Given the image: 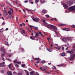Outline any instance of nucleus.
I'll return each instance as SVG.
<instances>
[{
  "mask_svg": "<svg viewBox=\"0 0 75 75\" xmlns=\"http://www.w3.org/2000/svg\"><path fill=\"white\" fill-rule=\"evenodd\" d=\"M48 27H49V28H54V30H57V27L55 26L54 25H48Z\"/></svg>",
  "mask_w": 75,
  "mask_h": 75,
  "instance_id": "obj_1",
  "label": "nucleus"
},
{
  "mask_svg": "<svg viewBox=\"0 0 75 75\" xmlns=\"http://www.w3.org/2000/svg\"><path fill=\"white\" fill-rule=\"evenodd\" d=\"M75 57V54H74L70 55V61H73V59H74V57Z\"/></svg>",
  "mask_w": 75,
  "mask_h": 75,
  "instance_id": "obj_2",
  "label": "nucleus"
},
{
  "mask_svg": "<svg viewBox=\"0 0 75 75\" xmlns=\"http://www.w3.org/2000/svg\"><path fill=\"white\" fill-rule=\"evenodd\" d=\"M69 10H75V5L69 8Z\"/></svg>",
  "mask_w": 75,
  "mask_h": 75,
  "instance_id": "obj_3",
  "label": "nucleus"
},
{
  "mask_svg": "<svg viewBox=\"0 0 75 75\" xmlns=\"http://www.w3.org/2000/svg\"><path fill=\"white\" fill-rule=\"evenodd\" d=\"M1 51L2 52H3L4 53L2 54L1 55V57H3V56H4V54H6V52L5 50L3 49H2Z\"/></svg>",
  "mask_w": 75,
  "mask_h": 75,
  "instance_id": "obj_4",
  "label": "nucleus"
},
{
  "mask_svg": "<svg viewBox=\"0 0 75 75\" xmlns=\"http://www.w3.org/2000/svg\"><path fill=\"white\" fill-rule=\"evenodd\" d=\"M32 19L33 21H36V22H38V21H40V20L39 18H33Z\"/></svg>",
  "mask_w": 75,
  "mask_h": 75,
  "instance_id": "obj_5",
  "label": "nucleus"
},
{
  "mask_svg": "<svg viewBox=\"0 0 75 75\" xmlns=\"http://www.w3.org/2000/svg\"><path fill=\"white\" fill-rule=\"evenodd\" d=\"M2 11L5 14H4V16L5 17H7V11L4 10H3Z\"/></svg>",
  "mask_w": 75,
  "mask_h": 75,
  "instance_id": "obj_6",
  "label": "nucleus"
},
{
  "mask_svg": "<svg viewBox=\"0 0 75 75\" xmlns=\"http://www.w3.org/2000/svg\"><path fill=\"white\" fill-rule=\"evenodd\" d=\"M63 6L64 7V8H65L66 9L68 8V5H67L66 4H63Z\"/></svg>",
  "mask_w": 75,
  "mask_h": 75,
  "instance_id": "obj_7",
  "label": "nucleus"
},
{
  "mask_svg": "<svg viewBox=\"0 0 75 75\" xmlns=\"http://www.w3.org/2000/svg\"><path fill=\"white\" fill-rule=\"evenodd\" d=\"M67 54H74V52L72 51H67Z\"/></svg>",
  "mask_w": 75,
  "mask_h": 75,
  "instance_id": "obj_8",
  "label": "nucleus"
},
{
  "mask_svg": "<svg viewBox=\"0 0 75 75\" xmlns=\"http://www.w3.org/2000/svg\"><path fill=\"white\" fill-rule=\"evenodd\" d=\"M42 13H45L47 12H46V10L45 9H43L42 11Z\"/></svg>",
  "mask_w": 75,
  "mask_h": 75,
  "instance_id": "obj_9",
  "label": "nucleus"
},
{
  "mask_svg": "<svg viewBox=\"0 0 75 75\" xmlns=\"http://www.w3.org/2000/svg\"><path fill=\"white\" fill-rule=\"evenodd\" d=\"M43 22L44 23L45 25H46V26L47 25V23L45 22V20H43Z\"/></svg>",
  "mask_w": 75,
  "mask_h": 75,
  "instance_id": "obj_10",
  "label": "nucleus"
},
{
  "mask_svg": "<svg viewBox=\"0 0 75 75\" xmlns=\"http://www.w3.org/2000/svg\"><path fill=\"white\" fill-rule=\"evenodd\" d=\"M11 17H12V15L10 14L8 16V17L7 18L8 19L11 18Z\"/></svg>",
  "mask_w": 75,
  "mask_h": 75,
  "instance_id": "obj_11",
  "label": "nucleus"
},
{
  "mask_svg": "<svg viewBox=\"0 0 75 75\" xmlns=\"http://www.w3.org/2000/svg\"><path fill=\"white\" fill-rule=\"evenodd\" d=\"M7 74L8 75H12V73H11V71H8Z\"/></svg>",
  "mask_w": 75,
  "mask_h": 75,
  "instance_id": "obj_12",
  "label": "nucleus"
},
{
  "mask_svg": "<svg viewBox=\"0 0 75 75\" xmlns=\"http://www.w3.org/2000/svg\"><path fill=\"white\" fill-rule=\"evenodd\" d=\"M34 60L35 61L36 60H38L39 61H41V59H40L39 58H35V59Z\"/></svg>",
  "mask_w": 75,
  "mask_h": 75,
  "instance_id": "obj_13",
  "label": "nucleus"
},
{
  "mask_svg": "<svg viewBox=\"0 0 75 75\" xmlns=\"http://www.w3.org/2000/svg\"><path fill=\"white\" fill-rule=\"evenodd\" d=\"M35 37L34 36H33L32 37L31 36L30 37V38L31 39V40H34V39H35Z\"/></svg>",
  "mask_w": 75,
  "mask_h": 75,
  "instance_id": "obj_14",
  "label": "nucleus"
},
{
  "mask_svg": "<svg viewBox=\"0 0 75 75\" xmlns=\"http://www.w3.org/2000/svg\"><path fill=\"white\" fill-rule=\"evenodd\" d=\"M4 66V65L3 64V63H1L0 64V67H3Z\"/></svg>",
  "mask_w": 75,
  "mask_h": 75,
  "instance_id": "obj_15",
  "label": "nucleus"
},
{
  "mask_svg": "<svg viewBox=\"0 0 75 75\" xmlns=\"http://www.w3.org/2000/svg\"><path fill=\"white\" fill-rule=\"evenodd\" d=\"M47 51H49V52H52V50H51V49L47 48Z\"/></svg>",
  "mask_w": 75,
  "mask_h": 75,
  "instance_id": "obj_16",
  "label": "nucleus"
},
{
  "mask_svg": "<svg viewBox=\"0 0 75 75\" xmlns=\"http://www.w3.org/2000/svg\"><path fill=\"white\" fill-rule=\"evenodd\" d=\"M62 41H64V42H66V41H67V39H65V38H63L62 39Z\"/></svg>",
  "mask_w": 75,
  "mask_h": 75,
  "instance_id": "obj_17",
  "label": "nucleus"
},
{
  "mask_svg": "<svg viewBox=\"0 0 75 75\" xmlns=\"http://www.w3.org/2000/svg\"><path fill=\"white\" fill-rule=\"evenodd\" d=\"M35 0V3L37 4V3H38V2H39V0Z\"/></svg>",
  "mask_w": 75,
  "mask_h": 75,
  "instance_id": "obj_18",
  "label": "nucleus"
},
{
  "mask_svg": "<svg viewBox=\"0 0 75 75\" xmlns=\"http://www.w3.org/2000/svg\"><path fill=\"white\" fill-rule=\"evenodd\" d=\"M66 30L67 31H69V29L67 28H66L65 29V30Z\"/></svg>",
  "mask_w": 75,
  "mask_h": 75,
  "instance_id": "obj_19",
  "label": "nucleus"
},
{
  "mask_svg": "<svg viewBox=\"0 0 75 75\" xmlns=\"http://www.w3.org/2000/svg\"><path fill=\"white\" fill-rule=\"evenodd\" d=\"M3 31V28H2L0 30V32L2 33Z\"/></svg>",
  "mask_w": 75,
  "mask_h": 75,
  "instance_id": "obj_20",
  "label": "nucleus"
},
{
  "mask_svg": "<svg viewBox=\"0 0 75 75\" xmlns=\"http://www.w3.org/2000/svg\"><path fill=\"white\" fill-rule=\"evenodd\" d=\"M55 48L56 49H57V50H59V49L61 48V47H56Z\"/></svg>",
  "mask_w": 75,
  "mask_h": 75,
  "instance_id": "obj_21",
  "label": "nucleus"
},
{
  "mask_svg": "<svg viewBox=\"0 0 75 75\" xmlns=\"http://www.w3.org/2000/svg\"><path fill=\"white\" fill-rule=\"evenodd\" d=\"M8 13L9 14H11V11H9L8 12Z\"/></svg>",
  "mask_w": 75,
  "mask_h": 75,
  "instance_id": "obj_22",
  "label": "nucleus"
},
{
  "mask_svg": "<svg viewBox=\"0 0 75 75\" xmlns=\"http://www.w3.org/2000/svg\"><path fill=\"white\" fill-rule=\"evenodd\" d=\"M60 26H63V25H65L64 24H60Z\"/></svg>",
  "mask_w": 75,
  "mask_h": 75,
  "instance_id": "obj_23",
  "label": "nucleus"
},
{
  "mask_svg": "<svg viewBox=\"0 0 75 75\" xmlns=\"http://www.w3.org/2000/svg\"><path fill=\"white\" fill-rule=\"evenodd\" d=\"M67 41H68V40H71V38H66Z\"/></svg>",
  "mask_w": 75,
  "mask_h": 75,
  "instance_id": "obj_24",
  "label": "nucleus"
},
{
  "mask_svg": "<svg viewBox=\"0 0 75 75\" xmlns=\"http://www.w3.org/2000/svg\"><path fill=\"white\" fill-rule=\"evenodd\" d=\"M43 67L44 69H47V68H48L47 67L45 66H44Z\"/></svg>",
  "mask_w": 75,
  "mask_h": 75,
  "instance_id": "obj_25",
  "label": "nucleus"
},
{
  "mask_svg": "<svg viewBox=\"0 0 75 75\" xmlns=\"http://www.w3.org/2000/svg\"><path fill=\"white\" fill-rule=\"evenodd\" d=\"M34 71H33L31 72L30 73V75H32V74H34Z\"/></svg>",
  "mask_w": 75,
  "mask_h": 75,
  "instance_id": "obj_26",
  "label": "nucleus"
},
{
  "mask_svg": "<svg viewBox=\"0 0 75 75\" xmlns=\"http://www.w3.org/2000/svg\"><path fill=\"white\" fill-rule=\"evenodd\" d=\"M62 56H65V53H63L61 54Z\"/></svg>",
  "mask_w": 75,
  "mask_h": 75,
  "instance_id": "obj_27",
  "label": "nucleus"
},
{
  "mask_svg": "<svg viewBox=\"0 0 75 75\" xmlns=\"http://www.w3.org/2000/svg\"><path fill=\"white\" fill-rule=\"evenodd\" d=\"M15 66L16 67H17V68H18L19 66L17 64H16L15 65Z\"/></svg>",
  "mask_w": 75,
  "mask_h": 75,
  "instance_id": "obj_28",
  "label": "nucleus"
},
{
  "mask_svg": "<svg viewBox=\"0 0 75 75\" xmlns=\"http://www.w3.org/2000/svg\"><path fill=\"white\" fill-rule=\"evenodd\" d=\"M22 32H23V33H24V34H25V31L24 30H22Z\"/></svg>",
  "mask_w": 75,
  "mask_h": 75,
  "instance_id": "obj_29",
  "label": "nucleus"
},
{
  "mask_svg": "<svg viewBox=\"0 0 75 75\" xmlns=\"http://www.w3.org/2000/svg\"><path fill=\"white\" fill-rule=\"evenodd\" d=\"M17 59H16L14 61V63H17Z\"/></svg>",
  "mask_w": 75,
  "mask_h": 75,
  "instance_id": "obj_30",
  "label": "nucleus"
},
{
  "mask_svg": "<svg viewBox=\"0 0 75 75\" xmlns=\"http://www.w3.org/2000/svg\"><path fill=\"white\" fill-rule=\"evenodd\" d=\"M11 64H9L8 65L9 68L10 69L11 68Z\"/></svg>",
  "mask_w": 75,
  "mask_h": 75,
  "instance_id": "obj_31",
  "label": "nucleus"
},
{
  "mask_svg": "<svg viewBox=\"0 0 75 75\" xmlns=\"http://www.w3.org/2000/svg\"><path fill=\"white\" fill-rule=\"evenodd\" d=\"M41 62L42 64H44L45 63V61L44 60H42V61Z\"/></svg>",
  "mask_w": 75,
  "mask_h": 75,
  "instance_id": "obj_32",
  "label": "nucleus"
},
{
  "mask_svg": "<svg viewBox=\"0 0 75 75\" xmlns=\"http://www.w3.org/2000/svg\"><path fill=\"white\" fill-rule=\"evenodd\" d=\"M1 73L2 74H3V73H4V70H1Z\"/></svg>",
  "mask_w": 75,
  "mask_h": 75,
  "instance_id": "obj_33",
  "label": "nucleus"
},
{
  "mask_svg": "<svg viewBox=\"0 0 75 75\" xmlns=\"http://www.w3.org/2000/svg\"><path fill=\"white\" fill-rule=\"evenodd\" d=\"M16 63L17 64H21V62H17Z\"/></svg>",
  "mask_w": 75,
  "mask_h": 75,
  "instance_id": "obj_34",
  "label": "nucleus"
},
{
  "mask_svg": "<svg viewBox=\"0 0 75 75\" xmlns=\"http://www.w3.org/2000/svg\"><path fill=\"white\" fill-rule=\"evenodd\" d=\"M12 55H13V54H9V55H8V56L9 57H11V56H12Z\"/></svg>",
  "mask_w": 75,
  "mask_h": 75,
  "instance_id": "obj_35",
  "label": "nucleus"
},
{
  "mask_svg": "<svg viewBox=\"0 0 75 75\" xmlns=\"http://www.w3.org/2000/svg\"><path fill=\"white\" fill-rule=\"evenodd\" d=\"M58 67H62V66H63V64H60L59 65H58Z\"/></svg>",
  "mask_w": 75,
  "mask_h": 75,
  "instance_id": "obj_36",
  "label": "nucleus"
},
{
  "mask_svg": "<svg viewBox=\"0 0 75 75\" xmlns=\"http://www.w3.org/2000/svg\"><path fill=\"white\" fill-rule=\"evenodd\" d=\"M46 17L47 18H48V17H50V16H49L48 15H46Z\"/></svg>",
  "mask_w": 75,
  "mask_h": 75,
  "instance_id": "obj_37",
  "label": "nucleus"
},
{
  "mask_svg": "<svg viewBox=\"0 0 75 75\" xmlns=\"http://www.w3.org/2000/svg\"><path fill=\"white\" fill-rule=\"evenodd\" d=\"M21 67H25V64H22L21 65Z\"/></svg>",
  "mask_w": 75,
  "mask_h": 75,
  "instance_id": "obj_38",
  "label": "nucleus"
},
{
  "mask_svg": "<svg viewBox=\"0 0 75 75\" xmlns=\"http://www.w3.org/2000/svg\"><path fill=\"white\" fill-rule=\"evenodd\" d=\"M52 68H53V69H56V67H55V66H53L52 67Z\"/></svg>",
  "mask_w": 75,
  "mask_h": 75,
  "instance_id": "obj_39",
  "label": "nucleus"
},
{
  "mask_svg": "<svg viewBox=\"0 0 75 75\" xmlns=\"http://www.w3.org/2000/svg\"><path fill=\"white\" fill-rule=\"evenodd\" d=\"M18 75H22V74H21V73H18Z\"/></svg>",
  "mask_w": 75,
  "mask_h": 75,
  "instance_id": "obj_40",
  "label": "nucleus"
},
{
  "mask_svg": "<svg viewBox=\"0 0 75 75\" xmlns=\"http://www.w3.org/2000/svg\"><path fill=\"white\" fill-rule=\"evenodd\" d=\"M35 29L36 30H38V27H35Z\"/></svg>",
  "mask_w": 75,
  "mask_h": 75,
  "instance_id": "obj_41",
  "label": "nucleus"
},
{
  "mask_svg": "<svg viewBox=\"0 0 75 75\" xmlns=\"http://www.w3.org/2000/svg\"><path fill=\"white\" fill-rule=\"evenodd\" d=\"M13 74H17V73L16 72L14 71L13 73Z\"/></svg>",
  "mask_w": 75,
  "mask_h": 75,
  "instance_id": "obj_42",
  "label": "nucleus"
},
{
  "mask_svg": "<svg viewBox=\"0 0 75 75\" xmlns=\"http://www.w3.org/2000/svg\"><path fill=\"white\" fill-rule=\"evenodd\" d=\"M1 7H4V5H1Z\"/></svg>",
  "mask_w": 75,
  "mask_h": 75,
  "instance_id": "obj_43",
  "label": "nucleus"
},
{
  "mask_svg": "<svg viewBox=\"0 0 75 75\" xmlns=\"http://www.w3.org/2000/svg\"><path fill=\"white\" fill-rule=\"evenodd\" d=\"M10 10H11L12 11V13H13V11H14V10H13V9H11V8H10Z\"/></svg>",
  "mask_w": 75,
  "mask_h": 75,
  "instance_id": "obj_44",
  "label": "nucleus"
},
{
  "mask_svg": "<svg viewBox=\"0 0 75 75\" xmlns=\"http://www.w3.org/2000/svg\"><path fill=\"white\" fill-rule=\"evenodd\" d=\"M35 35H36L37 36H38V33H36Z\"/></svg>",
  "mask_w": 75,
  "mask_h": 75,
  "instance_id": "obj_45",
  "label": "nucleus"
},
{
  "mask_svg": "<svg viewBox=\"0 0 75 75\" xmlns=\"http://www.w3.org/2000/svg\"><path fill=\"white\" fill-rule=\"evenodd\" d=\"M53 19L55 20V21H57V18H53Z\"/></svg>",
  "mask_w": 75,
  "mask_h": 75,
  "instance_id": "obj_46",
  "label": "nucleus"
},
{
  "mask_svg": "<svg viewBox=\"0 0 75 75\" xmlns=\"http://www.w3.org/2000/svg\"><path fill=\"white\" fill-rule=\"evenodd\" d=\"M5 43L6 44H7V45H8V42H6Z\"/></svg>",
  "mask_w": 75,
  "mask_h": 75,
  "instance_id": "obj_47",
  "label": "nucleus"
},
{
  "mask_svg": "<svg viewBox=\"0 0 75 75\" xmlns=\"http://www.w3.org/2000/svg\"><path fill=\"white\" fill-rule=\"evenodd\" d=\"M35 66L36 67H38V65H37V64H35Z\"/></svg>",
  "mask_w": 75,
  "mask_h": 75,
  "instance_id": "obj_48",
  "label": "nucleus"
},
{
  "mask_svg": "<svg viewBox=\"0 0 75 75\" xmlns=\"http://www.w3.org/2000/svg\"><path fill=\"white\" fill-rule=\"evenodd\" d=\"M29 27L30 28H33V26H31V25H30V26H29Z\"/></svg>",
  "mask_w": 75,
  "mask_h": 75,
  "instance_id": "obj_49",
  "label": "nucleus"
},
{
  "mask_svg": "<svg viewBox=\"0 0 75 75\" xmlns=\"http://www.w3.org/2000/svg\"><path fill=\"white\" fill-rule=\"evenodd\" d=\"M45 1H44L43 2H42L41 1H40V2L42 3H44Z\"/></svg>",
  "mask_w": 75,
  "mask_h": 75,
  "instance_id": "obj_50",
  "label": "nucleus"
},
{
  "mask_svg": "<svg viewBox=\"0 0 75 75\" xmlns=\"http://www.w3.org/2000/svg\"><path fill=\"white\" fill-rule=\"evenodd\" d=\"M42 71H47V70H46L45 69H42Z\"/></svg>",
  "mask_w": 75,
  "mask_h": 75,
  "instance_id": "obj_51",
  "label": "nucleus"
},
{
  "mask_svg": "<svg viewBox=\"0 0 75 75\" xmlns=\"http://www.w3.org/2000/svg\"><path fill=\"white\" fill-rule=\"evenodd\" d=\"M27 2H28V1H24V3H27Z\"/></svg>",
  "mask_w": 75,
  "mask_h": 75,
  "instance_id": "obj_52",
  "label": "nucleus"
},
{
  "mask_svg": "<svg viewBox=\"0 0 75 75\" xmlns=\"http://www.w3.org/2000/svg\"><path fill=\"white\" fill-rule=\"evenodd\" d=\"M39 62H40L39 61H37L36 62V63L37 64H39Z\"/></svg>",
  "mask_w": 75,
  "mask_h": 75,
  "instance_id": "obj_53",
  "label": "nucleus"
},
{
  "mask_svg": "<svg viewBox=\"0 0 75 75\" xmlns=\"http://www.w3.org/2000/svg\"><path fill=\"white\" fill-rule=\"evenodd\" d=\"M42 67H40V69H41V70H42Z\"/></svg>",
  "mask_w": 75,
  "mask_h": 75,
  "instance_id": "obj_54",
  "label": "nucleus"
},
{
  "mask_svg": "<svg viewBox=\"0 0 75 75\" xmlns=\"http://www.w3.org/2000/svg\"><path fill=\"white\" fill-rule=\"evenodd\" d=\"M8 4H9V5H10V6H12V5L10 3H9Z\"/></svg>",
  "mask_w": 75,
  "mask_h": 75,
  "instance_id": "obj_55",
  "label": "nucleus"
},
{
  "mask_svg": "<svg viewBox=\"0 0 75 75\" xmlns=\"http://www.w3.org/2000/svg\"><path fill=\"white\" fill-rule=\"evenodd\" d=\"M2 60H3V61H5L4 58V57H3L2 58Z\"/></svg>",
  "mask_w": 75,
  "mask_h": 75,
  "instance_id": "obj_56",
  "label": "nucleus"
},
{
  "mask_svg": "<svg viewBox=\"0 0 75 75\" xmlns=\"http://www.w3.org/2000/svg\"><path fill=\"white\" fill-rule=\"evenodd\" d=\"M71 26L72 27H73V28H74V27H75V25H73Z\"/></svg>",
  "mask_w": 75,
  "mask_h": 75,
  "instance_id": "obj_57",
  "label": "nucleus"
},
{
  "mask_svg": "<svg viewBox=\"0 0 75 75\" xmlns=\"http://www.w3.org/2000/svg\"><path fill=\"white\" fill-rule=\"evenodd\" d=\"M25 71L26 72V73L28 74V71H27L25 70Z\"/></svg>",
  "mask_w": 75,
  "mask_h": 75,
  "instance_id": "obj_58",
  "label": "nucleus"
},
{
  "mask_svg": "<svg viewBox=\"0 0 75 75\" xmlns=\"http://www.w3.org/2000/svg\"><path fill=\"white\" fill-rule=\"evenodd\" d=\"M62 50H64V47H62Z\"/></svg>",
  "mask_w": 75,
  "mask_h": 75,
  "instance_id": "obj_59",
  "label": "nucleus"
},
{
  "mask_svg": "<svg viewBox=\"0 0 75 75\" xmlns=\"http://www.w3.org/2000/svg\"><path fill=\"white\" fill-rule=\"evenodd\" d=\"M23 11H24V13H25V10L24 9H23Z\"/></svg>",
  "mask_w": 75,
  "mask_h": 75,
  "instance_id": "obj_60",
  "label": "nucleus"
},
{
  "mask_svg": "<svg viewBox=\"0 0 75 75\" xmlns=\"http://www.w3.org/2000/svg\"><path fill=\"white\" fill-rule=\"evenodd\" d=\"M16 21H17L18 20V17H16Z\"/></svg>",
  "mask_w": 75,
  "mask_h": 75,
  "instance_id": "obj_61",
  "label": "nucleus"
},
{
  "mask_svg": "<svg viewBox=\"0 0 75 75\" xmlns=\"http://www.w3.org/2000/svg\"><path fill=\"white\" fill-rule=\"evenodd\" d=\"M68 48H69L68 47H67V48H66L65 49L66 50H68Z\"/></svg>",
  "mask_w": 75,
  "mask_h": 75,
  "instance_id": "obj_62",
  "label": "nucleus"
},
{
  "mask_svg": "<svg viewBox=\"0 0 75 75\" xmlns=\"http://www.w3.org/2000/svg\"><path fill=\"white\" fill-rule=\"evenodd\" d=\"M42 34V33L41 32H40L39 33V34H40V35H41Z\"/></svg>",
  "mask_w": 75,
  "mask_h": 75,
  "instance_id": "obj_63",
  "label": "nucleus"
},
{
  "mask_svg": "<svg viewBox=\"0 0 75 75\" xmlns=\"http://www.w3.org/2000/svg\"><path fill=\"white\" fill-rule=\"evenodd\" d=\"M33 33H35V31L33 30Z\"/></svg>",
  "mask_w": 75,
  "mask_h": 75,
  "instance_id": "obj_64",
  "label": "nucleus"
}]
</instances>
